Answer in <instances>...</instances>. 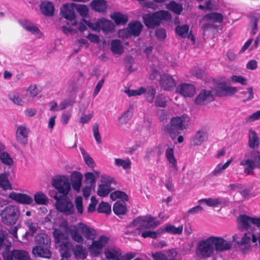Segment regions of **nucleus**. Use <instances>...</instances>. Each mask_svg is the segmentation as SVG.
Segmentation results:
<instances>
[{"label": "nucleus", "mask_w": 260, "mask_h": 260, "mask_svg": "<svg viewBox=\"0 0 260 260\" xmlns=\"http://www.w3.org/2000/svg\"><path fill=\"white\" fill-rule=\"evenodd\" d=\"M232 243L221 237L210 236L200 240L197 244L195 254L199 260H206L212 257L215 259V254L230 250Z\"/></svg>", "instance_id": "obj_1"}, {"label": "nucleus", "mask_w": 260, "mask_h": 260, "mask_svg": "<svg viewBox=\"0 0 260 260\" xmlns=\"http://www.w3.org/2000/svg\"><path fill=\"white\" fill-rule=\"evenodd\" d=\"M52 185L58 192L63 194V196L56 203V209L63 213L66 215H70L75 211L74 206L70 199L66 196L71 189V182L68 178L64 176L53 179Z\"/></svg>", "instance_id": "obj_2"}, {"label": "nucleus", "mask_w": 260, "mask_h": 260, "mask_svg": "<svg viewBox=\"0 0 260 260\" xmlns=\"http://www.w3.org/2000/svg\"><path fill=\"white\" fill-rule=\"evenodd\" d=\"M60 247L61 260H70L73 254L75 258L78 259H84L87 257L86 248L80 244L73 245L71 243L65 241Z\"/></svg>", "instance_id": "obj_3"}, {"label": "nucleus", "mask_w": 260, "mask_h": 260, "mask_svg": "<svg viewBox=\"0 0 260 260\" xmlns=\"http://www.w3.org/2000/svg\"><path fill=\"white\" fill-rule=\"evenodd\" d=\"M37 245L32 250V253L39 257L49 258L52 256L50 250L51 241L49 237L45 233L38 234L35 238Z\"/></svg>", "instance_id": "obj_4"}, {"label": "nucleus", "mask_w": 260, "mask_h": 260, "mask_svg": "<svg viewBox=\"0 0 260 260\" xmlns=\"http://www.w3.org/2000/svg\"><path fill=\"white\" fill-rule=\"evenodd\" d=\"M171 18V15L165 10L146 14L143 16V22L149 28H154L160 25L161 20H169Z\"/></svg>", "instance_id": "obj_5"}, {"label": "nucleus", "mask_w": 260, "mask_h": 260, "mask_svg": "<svg viewBox=\"0 0 260 260\" xmlns=\"http://www.w3.org/2000/svg\"><path fill=\"white\" fill-rule=\"evenodd\" d=\"M20 215L19 207L14 205H8L0 213L2 221L7 225L15 224L19 219Z\"/></svg>", "instance_id": "obj_6"}, {"label": "nucleus", "mask_w": 260, "mask_h": 260, "mask_svg": "<svg viewBox=\"0 0 260 260\" xmlns=\"http://www.w3.org/2000/svg\"><path fill=\"white\" fill-rule=\"evenodd\" d=\"M187 118V116L185 114L172 118L170 125L164 126V131L170 135L172 137L175 136L176 134H179L178 131H182L186 128L185 124Z\"/></svg>", "instance_id": "obj_7"}, {"label": "nucleus", "mask_w": 260, "mask_h": 260, "mask_svg": "<svg viewBox=\"0 0 260 260\" xmlns=\"http://www.w3.org/2000/svg\"><path fill=\"white\" fill-rule=\"evenodd\" d=\"M83 20L93 30L99 31L100 30H102L104 32H110L114 30L115 27L114 24L111 21L105 18L99 19L94 23L84 19H83Z\"/></svg>", "instance_id": "obj_8"}, {"label": "nucleus", "mask_w": 260, "mask_h": 260, "mask_svg": "<svg viewBox=\"0 0 260 260\" xmlns=\"http://www.w3.org/2000/svg\"><path fill=\"white\" fill-rule=\"evenodd\" d=\"M101 182L102 184L99 185L97 193L99 196L105 197L114 189V188L112 187L111 185L115 183L114 178L109 176L102 177Z\"/></svg>", "instance_id": "obj_9"}, {"label": "nucleus", "mask_w": 260, "mask_h": 260, "mask_svg": "<svg viewBox=\"0 0 260 260\" xmlns=\"http://www.w3.org/2000/svg\"><path fill=\"white\" fill-rule=\"evenodd\" d=\"M109 240V237L101 235L96 240H93L89 247L91 253L95 257L98 256L103 248L108 244Z\"/></svg>", "instance_id": "obj_10"}, {"label": "nucleus", "mask_w": 260, "mask_h": 260, "mask_svg": "<svg viewBox=\"0 0 260 260\" xmlns=\"http://www.w3.org/2000/svg\"><path fill=\"white\" fill-rule=\"evenodd\" d=\"M238 228L240 231L250 229L252 225H254V217H250L245 214L240 215L238 218Z\"/></svg>", "instance_id": "obj_11"}, {"label": "nucleus", "mask_w": 260, "mask_h": 260, "mask_svg": "<svg viewBox=\"0 0 260 260\" xmlns=\"http://www.w3.org/2000/svg\"><path fill=\"white\" fill-rule=\"evenodd\" d=\"M60 12L64 18L71 21L72 25H77V22L75 20L76 14L73 6L68 4H64L61 8Z\"/></svg>", "instance_id": "obj_12"}, {"label": "nucleus", "mask_w": 260, "mask_h": 260, "mask_svg": "<svg viewBox=\"0 0 260 260\" xmlns=\"http://www.w3.org/2000/svg\"><path fill=\"white\" fill-rule=\"evenodd\" d=\"M4 257L5 260H31L28 252L24 250H14Z\"/></svg>", "instance_id": "obj_13"}, {"label": "nucleus", "mask_w": 260, "mask_h": 260, "mask_svg": "<svg viewBox=\"0 0 260 260\" xmlns=\"http://www.w3.org/2000/svg\"><path fill=\"white\" fill-rule=\"evenodd\" d=\"M176 92L184 97H191L196 92V88L190 84L181 83L177 86Z\"/></svg>", "instance_id": "obj_14"}, {"label": "nucleus", "mask_w": 260, "mask_h": 260, "mask_svg": "<svg viewBox=\"0 0 260 260\" xmlns=\"http://www.w3.org/2000/svg\"><path fill=\"white\" fill-rule=\"evenodd\" d=\"M215 91L216 94L219 96H231L238 91V89L235 87L222 83L216 87Z\"/></svg>", "instance_id": "obj_15"}, {"label": "nucleus", "mask_w": 260, "mask_h": 260, "mask_svg": "<svg viewBox=\"0 0 260 260\" xmlns=\"http://www.w3.org/2000/svg\"><path fill=\"white\" fill-rule=\"evenodd\" d=\"M9 197L16 202L23 205H30L33 203V199L25 193L12 192L9 194Z\"/></svg>", "instance_id": "obj_16"}, {"label": "nucleus", "mask_w": 260, "mask_h": 260, "mask_svg": "<svg viewBox=\"0 0 260 260\" xmlns=\"http://www.w3.org/2000/svg\"><path fill=\"white\" fill-rule=\"evenodd\" d=\"M145 216H139L129 223V227H137L136 232L138 235L142 234L143 231L148 229Z\"/></svg>", "instance_id": "obj_17"}, {"label": "nucleus", "mask_w": 260, "mask_h": 260, "mask_svg": "<svg viewBox=\"0 0 260 260\" xmlns=\"http://www.w3.org/2000/svg\"><path fill=\"white\" fill-rule=\"evenodd\" d=\"M159 82L161 87L165 90H172L176 86L175 80L171 76L167 74L160 76Z\"/></svg>", "instance_id": "obj_18"}, {"label": "nucleus", "mask_w": 260, "mask_h": 260, "mask_svg": "<svg viewBox=\"0 0 260 260\" xmlns=\"http://www.w3.org/2000/svg\"><path fill=\"white\" fill-rule=\"evenodd\" d=\"M213 99L212 91L203 90L197 96L195 102L199 105H205L212 101Z\"/></svg>", "instance_id": "obj_19"}, {"label": "nucleus", "mask_w": 260, "mask_h": 260, "mask_svg": "<svg viewBox=\"0 0 260 260\" xmlns=\"http://www.w3.org/2000/svg\"><path fill=\"white\" fill-rule=\"evenodd\" d=\"M105 255L108 260H121V250L115 246H108L105 249Z\"/></svg>", "instance_id": "obj_20"}, {"label": "nucleus", "mask_w": 260, "mask_h": 260, "mask_svg": "<svg viewBox=\"0 0 260 260\" xmlns=\"http://www.w3.org/2000/svg\"><path fill=\"white\" fill-rule=\"evenodd\" d=\"M142 27L143 25L139 21L131 22L128 24L127 29L121 31L120 34L124 32L126 34V37H127V32H128L129 35L138 36L142 30Z\"/></svg>", "instance_id": "obj_21"}, {"label": "nucleus", "mask_w": 260, "mask_h": 260, "mask_svg": "<svg viewBox=\"0 0 260 260\" xmlns=\"http://www.w3.org/2000/svg\"><path fill=\"white\" fill-rule=\"evenodd\" d=\"M29 131L23 125L18 126L16 132V138L17 142L22 145H25L28 142Z\"/></svg>", "instance_id": "obj_22"}, {"label": "nucleus", "mask_w": 260, "mask_h": 260, "mask_svg": "<svg viewBox=\"0 0 260 260\" xmlns=\"http://www.w3.org/2000/svg\"><path fill=\"white\" fill-rule=\"evenodd\" d=\"M241 166H244V172L247 175L253 173V170L256 167V164L254 158L249 157L244 159L240 162Z\"/></svg>", "instance_id": "obj_23"}, {"label": "nucleus", "mask_w": 260, "mask_h": 260, "mask_svg": "<svg viewBox=\"0 0 260 260\" xmlns=\"http://www.w3.org/2000/svg\"><path fill=\"white\" fill-rule=\"evenodd\" d=\"M208 139V134L204 129L198 130L192 139V143L194 146H199L207 141Z\"/></svg>", "instance_id": "obj_24"}, {"label": "nucleus", "mask_w": 260, "mask_h": 260, "mask_svg": "<svg viewBox=\"0 0 260 260\" xmlns=\"http://www.w3.org/2000/svg\"><path fill=\"white\" fill-rule=\"evenodd\" d=\"M82 174L78 172H73L71 174V182L73 188L79 191L82 184Z\"/></svg>", "instance_id": "obj_25"}, {"label": "nucleus", "mask_w": 260, "mask_h": 260, "mask_svg": "<svg viewBox=\"0 0 260 260\" xmlns=\"http://www.w3.org/2000/svg\"><path fill=\"white\" fill-rule=\"evenodd\" d=\"M189 26L187 24H183L177 26L175 28V32L177 35L181 37L182 38H190L191 36V39L193 36L191 34V31L189 32Z\"/></svg>", "instance_id": "obj_26"}, {"label": "nucleus", "mask_w": 260, "mask_h": 260, "mask_svg": "<svg viewBox=\"0 0 260 260\" xmlns=\"http://www.w3.org/2000/svg\"><path fill=\"white\" fill-rule=\"evenodd\" d=\"M79 229L83 235L88 239H93L96 235V231L92 228H91L86 225L80 223L79 224Z\"/></svg>", "instance_id": "obj_27"}, {"label": "nucleus", "mask_w": 260, "mask_h": 260, "mask_svg": "<svg viewBox=\"0 0 260 260\" xmlns=\"http://www.w3.org/2000/svg\"><path fill=\"white\" fill-rule=\"evenodd\" d=\"M20 24L22 27L28 31L30 32L32 34L39 35L40 36L41 34L40 29L30 21L27 20H22L20 22Z\"/></svg>", "instance_id": "obj_28"}, {"label": "nucleus", "mask_w": 260, "mask_h": 260, "mask_svg": "<svg viewBox=\"0 0 260 260\" xmlns=\"http://www.w3.org/2000/svg\"><path fill=\"white\" fill-rule=\"evenodd\" d=\"M40 9L42 13L46 16H52L54 14V7L52 3L44 1L41 3Z\"/></svg>", "instance_id": "obj_29"}, {"label": "nucleus", "mask_w": 260, "mask_h": 260, "mask_svg": "<svg viewBox=\"0 0 260 260\" xmlns=\"http://www.w3.org/2000/svg\"><path fill=\"white\" fill-rule=\"evenodd\" d=\"M114 213L117 215H124L127 212L125 202L118 201L115 202L113 208Z\"/></svg>", "instance_id": "obj_30"}, {"label": "nucleus", "mask_w": 260, "mask_h": 260, "mask_svg": "<svg viewBox=\"0 0 260 260\" xmlns=\"http://www.w3.org/2000/svg\"><path fill=\"white\" fill-rule=\"evenodd\" d=\"M259 143V138L256 133L252 129L249 131V146L253 149L257 148L258 147Z\"/></svg>", "instance_id": "obj_31"}, {"label": "nucleus", "mask_w": 260, "mask_h": 260, "mask_svg": "<svg viewBox=\"0 0 260 260\" xmlns=\"http://www.w3.org/2000/svg\"><path fill=\"white\" fill-rule=\"evenodd\" d=\"M91 6L93 10L99 12H104L107 10V4L105 0H93Z\"/></svg>", "instance_id": "obj_32"}, {"label": "nucleus", "mask_w": 260, "mask_h": 260, "mask_svg": "<svg viewBox=\"0 0 260 260\" xmlns=\"http://www.w3.org/2000/svg\"><path fill=\"white\" fill-rule=\"evenodd\" d=\"M111 18L117 25H124L128 21L127 16L119 12H114L111 14Z\"/></svg>", "instance_id": "obj_33"}, {"label": "nucleus", "mask_w": 260, "mask_h": 260, "mask_svg": "<svg viewBox=\"0 0 260 260\" xmlns=\"http://www.w3.org/2000/svg\"><path fill=\"white\" fill-rule=\"evenodd\" d=\"M166 156L169 161V163L171 165V167L173 168L176 171L177 170V160L175 158L174 154V149L172 148H168L166 150Z\"/></svg>", "instance_id": "obj_34"}, {"label": "nucleus", "mask_w": 260, "mask_h": 260, "mask_svg": "<svg viewBox=\"0 0 260 260\" xmlns=\"http://www.w3.org/2000/svg\"><path fill=\"white\" fill-rule=\"evenodd\" d=\"M8 178L9 174L8 173H4L0 174V187L5 190L12 189Z\"/></svg>", "instance_id": "obj_35"}, {"label": "nucleus", "mask_w": 260, "mask_h": 260, "mask_svg": "<svg viewBox=\"0 0 260 260\" xmlns=\"http://www.w3.org/2000/svg\"><path fill=\"white\" fill-rule=\"evenodd\" d=\"M9 99L15 104L19 106H23L25 103L28 102V100L22 99L19 96L18 92L13 91L9 94Z\"/></svg>", "instance_id": "obj_36"}, {"label": "nucleus", "mask_w": 260, "mask_h": 260, "mask_svg": "<svg viewBox=\"0 0 260 260\" xmlns=\"http://www.w3.org/2000/svg\"><path fill=\"white\" fill-rule=\"evenodd\" d=\"M11 246V243L2 231L0 232V250L8 251Z\"/></svg>", "instance_id": "obj_37"}, {"label": "nucleus", "mask_w": 260, "mask_h": 260, "mask_svg": "<svg viewBox=\"0 0 260 260\" xmlns=\"http://www.w3.org/2000/svg\"><path fill=\"white\" fill-rule=\"evenodd\" d=\"M198 202L200 204L204 203L209 207H216L221 204L222 201L220 198H208L202 199L199 200Z\"/></svg>", "instance_id": "obj_38"}, {"label": "nucleus", "mask_w": 260, "mask_h": 260, "mask_svg": "<svg viewBox=\"0 0 260 260\" xmlns=\"http://www.w3.org/2000/svg\"><path fill=\"white\" fill-rule=\"evenodd\" d=\"M111 51L115 54H121L123 52V46L119 40H113L111 44Z\"/></svg>", "instance_id": "obj_39"}, {"label": "nucleus", "mask_w": 260, "mask_h": 260, "mask_svg": "<svg viewBox=\"0 0 260 260\" xmlns=\"http://www.w3.org/2000/svg\"><path fill=\"white\" fill-rule=\"evenodd\" d=\"M133 112L132 111V107H130L129 109L124 111L121 116L118 119V122L120 124L126 123L133 117Z\"/></svg>", "instance_id": "obj_40"}, {"label": "nucleus", "mask_w": 260, "mask_h": 260, "mask_svg": "<svg viewBox=\"0 0 260 260\" xmlns=\"http://www.w3.org/2000/svg\"><path fill=\"white\" fill-rule=\"evenodd\" d=\"M167 8L177 14H180L183 11L182 5L174 1L167 5Z\"/></svg>", "instance_id": "obj_41"}, {"label": "nucleus", "mask_w": 260, "mask_h": 260, "mask_svg": "<svg viewBox=\"0 0 260 260\" xmlns=\"http://www.w3.org/2000/svg\"><path fill=\"white\" fill-rule=\"evenodd\" d=\"M114 164L118 167H121L124 170L129 169L131 167V161L129 158L126 159L115 158Z\"/></svg>", "instance_id": "obj_42"}, {"label": "nucleus", "mask_w": 260, "mask_h": 260, "mask_svg": "<svg viewBox=\"0 0 260 260\" xmlns=\"http://www.w3.org/2000/svg\"><path fill=\"white\" fill-rule=\"evenodd\" d=\"M183 229V225L176 228L173 225L169 224L165 227V231L167 233L174 235H180L182 233Z\"/></svg>", "instance_id": "obj_43"}, {"label": "nucleus", "mask_w": 260, "mask_h": 260, "mask_svg": "<svg viewBox=\"0 0 260 260\" xmlns=\"http://www.w3.org/2000/svg\"><path fill=\"white\" fill-rule=\"evenodd\" d=\"M110 196L113 201L120 199L122 200L121 201L125 202L128 199L127 195L124 192L120 190H116L111 192Z\"/></svg>", "instance_id": "obj_44"}, {"label": "nucleus", "mask_w": 260, "mask_h": 260, "mask_svg": "<svg viewBox=\"0 0 260 260\" xmlns=\"http://www.w3.org/2000/svg\"><path fill=\"white\" fill-rule=\"evenodd\" d=\"M70 234L72 239L78 243L82 242L83 241L82 236L80 234L78 229L75 226H71L70 228Z\"/></svg>", "instance_id": "obj_45"}, {"label": "nucleus", "mask_w": 260, "mask_h": 260, "mask_svg": "<svg viewBox=\"0 0 260 260\" xmlns=\"http://www.w3.org/2000/svg\"><path fill=\"white\" fill-rule=\"evenodd\" d=\"M34 200L39 205H45L48 201L47 196L41 191L37 192L34 195Z\"/></svg>", "instance_id": "obj_46"}, {"label": "nucleus", "mask_w": 260, "mask_h": 260, "mask_svg": "<svg viewBox=\"0 0 260 260\" xmlns=\"http://www.w3.org/2000/svg\"><path fill=\"white\" fill-rule=\"evenodd\" d=\"M205 19L213 22L220 23L223 20V16L218 13H211L206 15Z\"/></svg>", "instance_id": "obj_47"}, {"label": "nucleus", "mask_w": 260, "mask_h": 260, "mask_svg": "<svg viewBox=\"0 0 260 260\" xmlns=\"http://www.w3.org/2000/svg\"><path fill=\"white\" fill-rule=\"evenodd\" d=\"M155 106L159 107H165L167 106V97L162 94L157 95L154 100Z\"/></svg>", "instance_id": "obj_48"}, {"label": "nucleus", "mask_w": 260, "mask_h": 260, "mask_svg": "<svg viewBox=\"0 0 260 260\" xmlns=\"http://www.w3.org/2000/svg\"><path fill=\"white\" fill-rule=\"evenodd\" d=\"M81 153L83 156L85 164L89 167L93 168L94 162L93 159L89 156V154L83 148H80Z\"/></svg>", "instance_id": "obj_49"}, {"label": "nucleus", "mask_w": 260, "mask_h": 260, "mask_svg": "<svg viewBox=\"0 0 260 260\" xmlns=\"http://www.w3.org/2000/svg\"><path fill=\"white\" fill-rule=\"evenodd\" d=\"M97 211L99 213H105L109 214L111 212V205L107 203L102 202L99 204Z\"/></svg>", "instance_id": "obj_50"}, {"label": "nucleus", "mask_w": 260, "mask_h": 260, "mask_svg": "<svg viewBox=\"0 0 260 260\" xmlns=\"http://www.w3.org/2000/svg\"><path fill=\"white\" fill-rule=\"evenodd\" d=\"M247 157H252L254 159L256 167L260 169V152L257 150H251L246 154Z\"/></svg>", "instance_id": "obj_51"}, {"label": "nucleus", "mask_w": 260, "mask_h": 260, "mask_svg": "<svg viewBox=\"0 0 260 260\" xmlns=\"http://www.w3.org/2000/svg\"><path fill=\"white\" fill-rule=\"evenodd\" d=\"M146 100L150 103H152L154 101L155 94L156 89L153 86H149L146 89Z\"/></svg>", "instance_id": "obj_52"}, {"label": "nucleus", "mask_w": 260, "mask_h": 260, "mask_svg": "<svg viewBox=\"0 0 260 260\" xmlns=\"http://www.w3.org/2000/svg\"><path fill=\"white\" fill-rule=\"evenodd\" d=\"M146 91V89L143 87H141V88L135 90L127 89L125 90V92L127 94V95L129 97L132 96L140 95L145 93Z\"/></svg>", "instance_id": "obj_53"}, {"label": "nucleus", "mask_w": 260, "mask_h": 260, "mask_svg": "<svg viewBox=\"0 0 260 260\" xmlns=\"http://www.w3.org/2000/svg\"><path fill=\"white\" fill-rule=\"evenodd\" d=\"M53 235L56 243H59L62 242V244L64 242H63V240L65 239L66 236L60 230H54L53 232Z\"/></svg>", "instance_id": "obj_54"}, {"label": "nucleus", "mask_w": 260, "mask_h": 260, "mask_svg": "<svg viewBox=\"0 0 260 260\" xmlns=\"http://www.w3.org/2000/svg\"><path fill=\"white\" fill-rule=\"evenodd\" d=\"M0 160L4 164L8 166H12L14 161L7 152H4L0 154Z\"/></svg>", "instance_id": "obj_55"}, {"label": "nucleus", "mask_w": 260, "mask_h": 260, "mask_svg": "<svg viewBox=\"0 0 260 260\" xmlns=\"http://www.w3.org/2000/svg\"><path fill=\"white\" fill-rule=\"evenodd\" d=\"M146 217L147 224L148 229H154L160 224V222L158 220H154V218L151 216H145Z\"/></svg>", "instance_id": "obj_56"}, {"label": "nucleus", "mask_w": 260, "mask_h": 260, "mask_svg": "<svg viewBox=\"0 0 260 260\" xmlns=\"http://www.w3.org/2000/svg\"><path fill=\"white\" fill-rule=\"evenodd\" d=\"M85 181L86 184L92 186L95 182L96 177L91 172H87L85 174Z\"/></svg>", "instance_id": "obj_57"}, {"label": "nucleus", "mask_w": 260, "mask_h": 260, "mask_svg": "<svg viewBox=\"0 0 260 260\" xmlns=\"http://www.w3.org/2000/svg\"><path fill=\"white\" fill-rule=\"evenodd\" d=\"M27 92L29 94L30 97L33 98L36 96L40 92V90L38 89L37 85L34 84L29 86L27 89Z\"/></svg>", "instance_id": "obj_58"}, {"label": "nucleus", "mask_w": 260, "mask_h": 260, "mask_svg": "<svg viewBox=\"0 0 260 260\" xmlns=\"http://www.w3.org/2000/svg\"><path fill=\"white\" fill-rule=\"evenodd\" d=\"M250 19L252 23L250 25L251 28V33L253 35H255L258 29L257 23L259 18L255 16H252Z\"/></svg>", "instance_id": "obj_59"}, {"label": "nucleus", "mask_w": 260, "mask_h": 260, "mask_svg": "<svg viewBox=\"0 0 260 260\" xmlns=\"http://www.w3.org/2000/svg\"><path fill=\"white\" fill-rule=\"evenodd\" d=\"M240 94L243 95V97H244V95H246V94H248L246 98L243 99V102L245 103L249 101L253 98V88L252 87H249L247 88V91H242Z\"/></svg>", "instance_id": "obj_60"}, {"label": "nucleus", "mask_w": 260, "mask_h": 260, "mask_svg": "<svg viewBox=\"0 0 260 260\" xmlns=\"http://www.w3.org/2000/svg\"><path fill=\"white\" fill-rule=\"evenodd\" d=\"M92 131L94 138L96 142L98 143H102L101 137L99 133V125L97 123H95L92 127Z\"/></svg>", "instance_id": "obj_61"}, {"label": "nucleus", "mask_w": 260, "mask_h": 260, "mask_svg": "<svg viewBox=\"0 0 260 260\" xmlns=\"http://www.w3.org/2000/svg\"><path fill=\"white\" fill-rule=\"evenodd\" d=\"M71 115L72 111L71 110L66 111L62 113L60 118V120L62 124L66 125L68 123Z\"/></svg>", "instance_id": "obj_62"}, {"label": "nucleus", "mask_w": 260, "mask_h": 260, "mask_svg": "<svg viewBox=\"0 0 260 260\" xmlns=\"http://www.w3.org/2000/svg\"><path fill=\"white\" fill-rule=\"evenodd\" d=\"M82 201V198L81 196L77 197L75 199V206L79 214H82L83 212Z\"/></svg>", "instance_id": "obj_63"}, {"label": "nucleus", "mask_w": 260, "mask_h": 260, "mask_svg": "<svg viewBox=\"0 0 260 260\" xmlns=\"http://www.w3.org/2000/svg\"><path fill=\"white\" fill-rule=\"evenodd\" d=\"M152 256L154 260H168L167 256L160 251L152 253Z\"/></svg>", "instance_id": "obj_64"}]
</instances>
